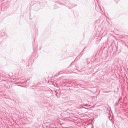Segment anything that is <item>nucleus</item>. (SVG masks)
Wrapping results in <instances>:
<instances>
[{"instance_id":"6","label":"nucleus","mask_w":128,"mask_h":128,"mask_svg":"<svg viewBox=\"0 0 128 128\" xmlns=\"http://www.w3.org/2000/svg\"><path fill=\"white\" fill-rule=\"evenodd\" d=\"M86 108V110H88V108Z\"/></svg>"},{"instance_id":"5","label":"nucleus","mask_w":128,"mask_h":128,"mask_svg":"<svg viewBox=\"0 0 128 128\" xmlns=\"http://www.w3.org/2000/svg\"><path fill=\"white\" fill-rule=\"evenodd\" d=\"M30 80H27L26 81V82L27 83V84H28L29 82H30Z\"/></svg>"},{"instance_id":"7","label":"nucleus","mask_w":128,"mask_h":128,"mask_svg":"<svg viewBox=\"0 0 128 128\" xmlns=\"http://www.w3.org/2000/svg\"><path fill=\"white\" fill-rule=\"evenodd\" d=\"M120 100H122V98H120L118 101L120 102Z\"/></svg>"},{"instance_id":"3","label":"nucleus","mask_w":128,"mask_h":128,"mask_svg":"<svg viewBox=\"0 0 128 128\" xmlns=\"http://www.w3.org/2000/svg\"><path fill=\"white\" fill-rule=\"evenodd\" d=\"M84 106H90V105H88V104H85L84 105Z\"/></svg>"},{"instance_id":"8","label":"nucleus","mask_w":128,"mask_h":128,"mask_svg":"<svg viewBox=\"0 0 128 128\" xmlns=\"http://www.w3.org/2000/svg\"><path fill=\"white\" fill-rule=\"evenodd\" d=\"M33 48H34V46H33Z\"/></svg>"},{"instance_id":"4","label":"nucleus","mask_w":128,"mask_h":128,"mask_svg":"<svg viewBox=\"0 0 128 128\" xmlns=\"http://www.w3.org/2000/svg\"><path fill=\"white\" fill-rule=\"evenodd\" d=\"M84 48H84V49L82 51V53H80V54H81V56H82V54H83L84 52Z\"/></svg>"},{"instance_id":"1","label":"nucleus","mask_w":128,"mask_h":128,"mask_svg":"<svg viewBox=\"0 0 128 128\" xmlns=\"http://www.w3.org/2000/svg\"><path fill=\"white\" fill-rule=\"evenodd\" d=\"M58 4H64L63 3H62V0H59L58 1H56Z\"/></svg>"},{"instance_id":"2","label":"nucleus","mask_w":128,"mask_h":128,"mask_svg":"<svg viewBox=\"0 0 128 128\" xmlns=\"http://www.w3.org/2000/svg\"><path fill=\"white\" fill-rule=\"evenodd\" d=\"M119 103H120V101H118V102H116L115 104H114V106H118Z\"/></svg>"},{"instance_id":"9","label":"nucleus","mask_w":128,"mask_h":128,"mask_svg":"<svg viewBox=\"0 0 128 128\" xmlns=\"http://www.w3.org/2000/svg\"><path fill=\"white\" fill-rule=\"evenodd\" d=\"M116 2L118 4V2Z\"/></svg>"}]
</instances>
